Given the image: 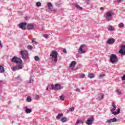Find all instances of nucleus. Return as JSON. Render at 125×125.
<instances>
[{
  "mask_svg": "<svg viewBox=\"0 0 125 125\" xmlns=\"http://www.w3.org/2000/svg\"><path fill=\"white\" fill-rule=\"evenodd\" d=\"M82 89L83 90L84 88H82Z\"/></svg>",
  "mask_w": 125,
  "mask_h": 125,
  "instance_id": "bf43d9fd",
  "label": "nucleus"
},
{
  "mask_svg": "<svg viewBox=\"0 0 125 125\" xmlns=\"http://www.w3.org/2000/svg\"><path fill=\"white\" fill-rule=\"evenodd\" d=\"M69 111H73V110H69Z\"/></svg>",
  "mask_w": 125,
  "mask_h": 125,
  "instance_id": "13d9d810",
  "label": "nucleus"
},
{
  "mask_svg": "<svg viewBox=\"0 0 125 125\" xmlns=\"http://www.w3.org/2000/svg\"><path fill=\"white\" fill-rule=\"evenodd\" d=\"M24 108H25V110H31V109L28 108V107H27V106H25Z\"/></svg>",
  "mask_w": 125,
  "mask_h": 125,
  "instance_id": "8fccbe9b",
  "label": "nucleus"
},
{
  "mask_svg": "<svg viewBox=\"0 0 125 125\" xmlns=\"http://www.w3.org/2000/svg\"><path fill=\"white\" fill-rule=\"evenodd\" d=\"M122 0H117V2H121Z\"/></svg>",
  "mask_w": 125,
  "mask_h": 125,
  "instance_id": "603ef678",
  "label": "nucleus"
},
{
  "mask_svg": "<svg viewBox=\"0 0 125 125\" xmlns=\"http://www.w3.org/2000/svg\"><path fill=\"white\" fill-rule=\"evenodd\" d=\"M46 90H47V91H48V86H47V87H46Z\"/></svg>",
  "mask_w": 125,
  "mask_h": 125,
  "instance_id": "864d4df0",
  "label": "nucleus"
},
{
  "mask_svg": "<svg viewBox=\"0 0 125 125\" xmlns=\"http://www.w3.org/2000/svg\"><path fill=\"white\" fill-rule=\"evenodd\" d=\"M74 5L75 7H76V8H77L78 9H80V10H82V9H83V7L80 6V5H79V4L77 3L74 4Z\"/></svg>",
  "mask_w": 125,
  "mask_h": 125,
  "instance_id": "aec40b11",
  "label": "nucleus"
},
{
  "mask_svg": "<svg viewBox=\"0 0 125 125\" xmlns=\"http://www.w3.org/2000/svg\"><path fill=\"white\" fill-rule=\"evenodd\" d=\"M0 46L1 48H2V44H1L0 43Z\"/></svg>",
  "mask_w": 125,
  "mask_h": 125,
  "instance_id": "09e8293b",
  "label": "nucleus"
},
{
  "mask_svg": "<svg viewBox=\"0 0 125 125\" xmlns=\"http://www.w3.org/2000/svg\"><path fill=\"white\" fill-rule=\"evenodd\" d=\"M21 55L22 59H24L25 60H27L28 59V51H21Z\"/></svg>",
  "mask_w": 125,
  "mask_h": 125,
  "instance_id": "39448f33",
  "label": "nucleus"
},
{
  "mask_svg": "<svg viewBox=\"0 0 125 125\" xmlns=\"http://www.w3.org/2000/svg\"><path fill=\"white\" fill-rule=\"evenodd\" d=\"M57 86V85H56V84H55V85L52 84L51 85V89L52 90H53V89H54V90H56V87Z\"/></svg>",
  "mask_w": 125,
  "mask_h": 125,
  "instance_id": "b1692460",
  "label": "nucleus"
},
{
  "mask_svg": "<svg viewBox=\"0 0 125 125\" xmlns=\"http://www.w3.org/2000/svg\"><path fill=\"white\" fill-rule=\"evenodd\" d=\"M48 8L50 10V11H53V12H55L57 11V9L53 8V5L51 3V2H48L47 4Z\"/></svg>",
  "mask_w": 125,
  "mask_h": 125,
  "instance_id": "423d86ee",
  "label": "nucleus"
},
{
  "mask_svg": "<svg viewBox=\"0 0 125 125\" xmlns=\"http://www.w3.org/2000/svg\"><path fill=\"white\" fill-rule=\"evenodd\" d=\"M94 121V116L92 115L90 119H87L86 121L85 124L87 125H92V122Z\"/></svg>",
  "mask_w": 125,
  "mask_h": 125,
  "instance_id": "6e6552de",
  "label": "nucleus"
},
{
  "mask_svg": "<svg viewBox=\"0 0 125 125\" xmlns=\"http://www.w3.org/2000/svg\"><path fill=\"white\" fill-rule=\"evenodd\" d=\"M35 98H40V96H39L38 95H35Z\"/></svg>",
  "mask_w": 125,
  "mask_h": 125,
  "instance_id": "49530a36",
  "label": "nucleus"
},
{
  "mask_svg": "<svg viewBox=\"0 0 125 125\" xmlns=\"http://www.w3.org/2000/svg\"><path fill=\"white\" fill-rule=\"evenodd\" d=\"M116 122H117V118L116 117H114L112 119H110L106 121V123H108L109 124H111V123H115Z\"/></svg>",
  "mask_w": 125,
  "mask_h": 125,
  "instance_id": "ddd939ff",
  "label": "nucleus"
},
{
  "mask_svg": "<svg viewBox=\"0 0 125 125\" xmlns=\"http://www.w3.org/2000/svg\"><path fill=\"white\" fill-rule=\"evenodd\" d=\"M22 68H23V66H22L21 65H17L13 67L12 70L15 71L17 70H20V69H22Z\"/></svg>",
  "mask_w": 125,
  "mask_h": 125,
  "instance_id": "9d476101",
  "label": "nucleus"
},
{
  "mask_svg": "<svg viewBox=\"0 0 125 125\" xmlns=\"http://www.w3.org/2000/svg\"><path fill=\"white\" fill-rule=\"evenodd\" d=\"M58 55V52L57 51H52L50 54V56H51L52 60L54 62H57V56Z\"/></svg>",
  "mask_w": 125,
  "mask_h": 125,
  "instance_id": "20e7f679",
  "label": "nucleus"
},
{
  "mask_svg": "<svg viewBox=\"0 0 125 125\" xmlns=\"http://www.w3.org/2000/svg\"><path fill=\"white\" fill-rule=\"evenodd\" d=\"M69 110H75V107H70V108L69 109Z\"/></svg>",
  "mask_w": 125,
  "mask_h": 125,
  "instance_id": "a18cd8bd",
  "label": "nucleus"
},
{
  "mask_svg": "<svg viewBox=\"0 0 125 125\" xmlns=\"http://www.w3.org/2000/svg\"><path fill=\"white\" fill-rule=\"evenodd\" d=\"M16 80H20V81H21V77H20V76H18L16 77Z\"/></svg>",
  "mask_w": 125,
  "mask_h": 125,
  "instance_id": "ea45409f",
  "label": "nucleus"
},
{
  "mask_svg": "<svg viewBox=\"0 0 125 125\" xmlns=\"http://www.w3.org/2000/svg\"><path fill=\"white\" fill-rule=\"evenodd\" d=\"M62 117H63V114L60 113L58 114V116L56 117V119L57 120H61V118Z\"/></svg>",
  "mask_w": 125,
  "mask_h": 125,
  "instance_id": "a211bd4d",
  "label": "nucleus"
},
{
  "mask_svg": "<svg viewBox=\"0 0 125 125\" xmlns=\"http://www.w3.org/2000/svg\"><path fill=\"white\" fill-rule=\"evenodd\" d=\"M27 49L29 50H32V49H33V46L32 45H28L27 46Z\"/></svg>",
  "mask_w": 125,
  "mask_h": 125,
  "instance_id": "7c9ffc66",
  "label": "nucleus"
},
{
  "mask_svg": "<svg viewBox=\"0 0 125 125\" xmlns=\"http://www.w3.org/2000/svg\"><path fill=\"white\" fill-rule=\"evenodd\" d=\"M100 10H104V8H103V7H101L100 8Z\"/></svg>",
  "mask_w": 125,
  "mask_h": 125,
  "instance_id": "de8ad7c7",
  "label": "nucleus"
},
{
  "mask_svg": "<svg viewBox=\"0 0 125 125\" xmlns=\"http://www.w3.org/2000/svg\"><path fill=\"white\" fill-rule=\"evenodd\" d=\"M60 98L61 100H62V101H64V96H63V95H62V96H61L60 97Z\"/></svg>",
  "mask_w": 125,
  "mask_h": 125,
  "instance_id": "e433bc0d",
  "label": "nucleus"
},
{
  "mask_svg": "<svg viewBox=\"0 0 125 125\" xmlns=\"http://www.w3.org/2000/svg\"><path fill=\"white\" fill-rule=\"evenodd\" d=\"M76 63H77V62H76V61H72L71 62L69 67L70 68V69H71V70H74V68L75 67V66H76Z\"/></svg>",
  "mask_w": 125,
  "mask_h": 125,
  "instance_id": "f8f14e48",
  "label": "nucleus"
},
{
  "mask_svg": "<svg viewBox=\"0 0 125 125\" xmlns=\"http://www.w3.org/2000/svg\"><path fill=\"white\" fill-rule=\"evenodd\" d=\"M112 106L113 107V108L111 109V110H116V109H117V106L115 105L114 102L112 103Z\"/></svg>",
  "mask_w": 125,
  "mask_h": 125,
  "instance_id": "a878e982",
  "label": "nucleus"
},
{
  "mask_svg": "<svg viewBox=\"0 0 125 125\" xmlns=\"http://www.w3.org/2000/svg\"><path fill=\"white\" fill-rule=\"evenodd\" d=\"M121 79H122V81H125V74H124V75H123V76H122V77H121Z\"/></svg>",
  "mask_w": 125,
  "mask_h": 125,
  "instance_id": "a19ab883",
  "label": "nucleus"
},
{
  "mask_svg": "<svg viewBox=\"0 0 125 125\" xmlns=\"http://www.w3.org/2000/svg\"><path fill=\"white\" fill-rule=\"evenodd\" d=\"M2 83V81H0V83Z\"/></svg>",
  "mask_w": 125,
  "mask_h": 125,
  "instance_id": "6e6d98bb",
  "label": "nucleus"
},
{
  "mask_svg": "<svg viewBox=\"0 0 125 125\" xmlns=\"http://www.w3.org/2000/svg\"><path fill=\"white\" fill-rule=\"evenodd\" d=\"M80 124H81L82 125L83 124V121H81L80 120H78L77 122H76L75 125H79Z\"/></svg>",
  "mask_w": 125,
  "mask_h": 125,
  "instance_id": "5701e85b",
  "label": "nucleus"
},
{
  "mask_svg": "<svg viewBox=\"0 0 125 125\" xmlns=\"http://www.w3.org/2000/svg\"><path fill=\"white\" fill-rule=\"evenodd\" d=\"M33 82H34V80H33L32 77H31L29 81L27 82V83H33Z\"/></svg>",
  "mask_w": 125,
  "mask_h": 125,
  "instance_id": "72a5a7b5",
  "label": "nucleus"
},
{
  "mask_svg": "<svg viewBox=\"0 0 125 125\" xmlns=\"http://www.w3.org/2000/svg\"><path fill=\"white\" fill-rule=\"evenodd\" d=\"M26 114H29V113H32V110H25Z\"/></svg>",
  "mask_w": 125,
  "mask_h": 125,
  "instance_id": "c9c22d12",
  "label": "nucleus"
},
{
  "mask_svg": "<svg viewBox=\"0 0 125 125\" xmlns=\"http://www.w3.org/2000/svg\"><path fill=\"white\" fill-rule=\"evenodd\" d=\"M62 52H63V53H67V50H66V49H63Z\"/></svg>",
  "mask_w": 125,
  "mask_h": 125,
  "instance_id": "79ce46f5",
  "label": "nucleus"
},
{
  "mask_svg": "<svg viewBox=\"0 0 125 125\" xmlns=\"http://www.w3.org/2000/svg\"><path fill=\"white\" fill-rule=\"evenodd\" d=\"M84 77H85V74H82L81 75L80 78L81 79H83V78H84Z\"/></svg>",
  "mask_w": 125,
  "mask_h": 125,
  "instance_id": "4c0bfd02",
  "label": "nucleus"
},
{
  "mask_svg": "<svg viewBox=\"0 0 125 125\" xmlns=\"http://www.w3.org/2000/svg\"><path fill=\"white\" fill-rule=\"evenodd\" d=\"M34 27V24L33 23H29L27 25L28 30H33Z\"/></svg>",
  "mask_w": 125,
  "mask_h": 125,
  "instance_id": "4468645a",
  "label": "nucleus"
},
{
  "mask_svg": "<svg viewBox=\"0 0 125 125\" xmlns=\"http://www.w3.org/2000/svg\"><path fill=\"white\" fill-rule=\"evenodd\" d=\"M19 27L21 29V30H26L27 29V23L21 22L19 24Z\"/></svg>",
  "mask_w": 125,
  "mask_h": 125,
  "instance_id": "1a4fd4ad",
  "label": "nucleus"
},
{
  "mask_svg": "<svg viewBox=\"0 0 125 125\" xmlns=\"http://www.w3.org/2000/svg\"><path fill=\"white\" fill-rule=\"evenodd\" d=\"M85 47V44H82L80 46L79 49H78V52L79 53H81V54L83 53H85L86 51L85 50L83 49Z\"/></svg>",
  "mask_w": 125,
  "mask_h": 125,
  "instance_id": "0eeeda50",
  "label": "nucleus"
},
{
  "mask_svg": "<svg viewBox=\"0 0 125 125\" xmlns=\"http://www.w3.org/2000/svg\"><path fill=\"white\" fill-rule=\"evenodd\" d=\"M119 28H124V27H125V24H124V23L121 22L119 23Z\"/></svg>",
  "mask_w": 125,
  "mask_h": 125,
  "instance_id": "cd10ccee",
  "label": "nucleus"
},
{
  "mask_svg": "<svg viewBox=\"0 0 125 125\" xmlns=\"http://www.w3.org/2000/svg\"><path fill=\"white\" fill-rule=\"evenodd\" d=\"M56 5L57 6L59 7V6H60V4L56 3Z\"/></svg>",
  "mask_w": 125,
  "mask_h": 125,
  "instance_id": "3c124183",
  "label": "nucleus"
},
{
  "mask_svg": "<svg viewBox=\"0 0 125 125\" xmlns=\"http://www.w3.org/2000/svg\"><path fill=\"white\" fill-rule=\"evenodd\" d=\"M113 15H114L113 11L110 10L106 13V15L104 16V17L106 19V21H111V20H112L111 17H112Z\"/></svg>",
  "mask_w": 125,
  "mask_h": 125,
  "instance_id": "f257e3e1",
  "label": "nucleus"
},
{
  "mask_svg": "<svg viewBox=\"0 0 125 125\" xmlns=\"http://www.w3.org/2000/svg\"><path fill=\"white\" fill-rule=\"evenodd\" d=\"M110 62L112 64H117L118 62V57L114 54L110 55Z\"/></svg>",
  "mask_w": 125,
  "mask_h": 125,
  "instance_id": "7ed1b4c3",
  "label": "nucleus"
},
{
  "mask_svg": "<svg viewBox=\"0 0 125 125\" xmlns=\"http://www.w3.org/2000/svg\"><path fill=\"white\" fill-rule=\"evenodd\" d=\"M33 43L34 44H38V42H37L36 41V38H33V39L32 40Z\"/></svg>",
  "mask_w": 125,
  "mask_h": 125,
  "instance_id": "c756f323",
  "label": "nucleus"
},
{
  "mask_svg": "<svg viewBox=\"0 0 125 125\" xmlns=\"http://www.w3.org/2000/svg\"><path fill=\"white\" fill-rule=\"evenodd\" d=\"M108 31H114V29L113 28V26L112 25H110L109 27L108 28Z\"/></svg>",
  "mask_w": 125,
  "mask_h": 125,
  "instance_id": "bb28decb",
  "label": "nucleus"
},
{
  "mask_svg": "<svg viewBox=\"0 0 125 125\" xmlns=\"http://www.w3.org/2000/svg\"><path fill=\"white\" fill-rule=\"evenodd\" d=\"M4 67L0 65V73H4Z\"/></svg>",
  "mask_w": 125,
  "mask_h": 125,
  "instance_id": "4be33fe9",
  "label": "nucleus"
},
{
  "mask_svg": "<svg viewBox=\"0 0 125 125\" xmlns=\"http://www.w3.org/2000/svg\"><path fill=\"white\" fill-rule=\"evenodd\" d=\"M115 41L116 40L113 38L109 39L106 42V43H107L108 44H113V43L115 42Z\"/></svg>",
  "mask_w": 125,
  "mask_h": 125,
  "instance_id": "9b49d317",
  "label": "nucleus"
},
{
  "mask_svg": "<svg viewBox=\"0 0 125 125\" xmlns=\"http://www.w3.org/2000/svg\"><path fill=\"white\" fill-rule=\"evenodd\" d=\"M35 61H39L40 60V58L38 56H36L34 58Z\"/></svg>",
  "mask_w": 125,
  "mask_h": 125,
  "instance_id": "f704fd0d",
  "label": "nucleus"
},
{
  "mask_svg": "<svg viewBox=\"0 0 125 125\" xmlns=\"http://www.w3.org/2000/svg\"><path fill=\"white\" fill-rule=\"evenodd\" d=\"M117 110H121V109H120V108H118V109H117Z\"/></svg>",
  "mask_w": 125,
  "mask_h": 125,
  "instance_id": "4d7b16f0",
  "label": "nucleus"
},
{
  "mask_svg": "<svg viewBox=\"0 0 125 125\" xmlns=\"http://www.w3.org/2000/svg\"><path fill=\"white\" fill-rule=\"evenodd\" d=\"M76 91H77V92H80V91H81V90L79 88H77L76 89Z\"/></svg>",
  "mask_w": 125,
  "mask_h": 125,
  "instance_id": "37998d69",
  "label": "nucleus"
},
{
  "mask_svg": "<svg viewBox=\"0 0 125 125\" xmlns=\"http://www.w3.org/2000/svg\"><path fill=\"white\" fill-rule=\"evenodd\" d=\"M94 77H95V75H94L93 73H90L88 75V78H89V79H93Z\"/></svg>",
  "mask_w": 125,
  "mask_h": 125,
  "instance_id": "6ab92c4d",
  "label": "nucleus"
},
{
  "mask_svg": "<svg viewBox=\"0 0 125 125\" xmlns=\"http://www.w3.org/2000/svg\"><path fill=\"white\" fill-rule=\"evenodd\" d=\"M18 12V14H19V15H22V13H21V11H19Z\"/></svg>",
  "mask_w": 125,
  "mask_h": 125,
  "instance_id": "c03bdc74",
  "label": "nucleus"
},
{
  "mask_svg": "<svg viewBox=\"0 0 125 125\" xmlns=\"http://www.w3.org/2000/svg\"><path fill=\"white\" fill-rule=\"evenodd\" d=\"M42 29H43V30H44V26H43V27H42Z\"/></svg>",
  "mask_w": 125,
  "mask_h": 125,
  "instance_id": "5fc2aeb1",
  "label": "nucleus"
},
{
  "mask_svg": "<svg viewBox=\"0 0 125 125\" xmlns=\"http://www.w3.org/2000/svg\"><path fill=\"white\" fill-rule=\"evenodd\" d=\"M57 86L56 87V90H61L63 87H61V86L59 84H56Z\"/></svg>",
  "mask_w": 125,
  "mask_h": 125,
  "instance_id": "f3484780",
  "label": "nucleus"
},
{
  "mask_svg": "<svg viewBox=\"0 0 125 125\" xmlns=\"http://www.w3.org/2000/svg\"><path fill=\"white\" fill-rule=\"evenodd\" d=\"M103 98H104V94L102 93L99 94L98 98H97L98 100L99 101L102 100Z\"/></svg>",
  "mask_w": 125,
  "mask_h": 125,
  "instance_id": "2eb2a0df",
  "label": "nucleus"
},
{
  "mask_svg": "<svg viewBox=\"0 0 125 125\" xmlns=\"http://www.w3.org/2000/svg\"><path fill=\"white\" fill-rule=\"evenodd\" d=\"M43 37L45 39H48L49 35L48 34H45L43 35Z\"/></svg>",
  "mask_w": 125,
  "mask_h": 125,
  "instance_id": "58836bf2",
  "label": "nucleus"
},
{
  "mask_svg": "<svg viewBox=\"0 0 125 125\" xmlns=\"http://www.w3.org/2000/svg\"><path fill=\"white\" fill-rule=\"evenodd\" d=\"M105 77V74H101L99 76V79H103Z\"/></svg>",
  "mask_w": 125,
  "mask_h": 125,
  "instance_id": "2f4dec72",
  "label": "nucleus"
},
{
  "mask_svg": "<svg viewBox=\"0 0 125 125\" xmlns=\"http://www.w3.org/2000/svg\"><path fill=\"white\" fill-rule=\"evenodd\" d=\"M36 6H38V7L42 6V3L41 2H37L36 3Z\"/></svg>",
  "mask_w": 125,
  "mask_h": 125,
  "instance_id": "c85d7f7f",
  "label": "nucleus"
},
{
  "mask_svg": "<svg viewBox=\"0 0 125 125\" xmlns=\"http://www.w3.org/2000/svg\"><path fill=\"white\" fill-rule=\"evenodd\" d=\"M10 102H10V101L9 102V103H10Z\"/></svg>",
  "mask_w": 125,
  "mask_h": 125,
  "instance_id": "052dcab7",
  "label": "nucleus"
},
{
  "mask_svg": "<svg viewBox=\"0 0 125 125\" xmlns=\"http://www.w3.org/2000/svg\"><path fill=\"white\" fill-rule=\"evenodd\" d=\"M111 114L112 115H118L121 113V110H118L117 111H114V110H111Z\"/></svg>",
  "mask_w": 125,
  "mask_h": 125,
  "instance_id": "dca6fc26",
  "label": "nucleus"
},
{
  "mask_svg": "<svg viewBox=\"0 0 125 125\" xmlns=\"http://www.w3.org/2000/svg\"><path fill=\"white\" fill-rule=\"evenodd\" d=\"M61 121L62 123H66V122H67V118L62 117V118L61 119Z\"/></svg>",
  "mask_w": 125,
  "mask_h": 125,
  "instance_id": "412c9836",
  "label": "nucleus"
},
{
  "mask_svg": "<svg viewBox=\"0 0 125 125\" xmlns=\"http://www.w3.org/2000/svg\"><path fill=\"white\" fill-rule=\"evenodd\" d=\"M116 92L118 95H122V94H123L121 90L119 89L116 90Z\"/></svg>",
  "mask_w": 125,
  "mask_h": 125,
  "instance_id": "393cba45",
  "label": "nucleus"
},
{
  "mask_svg": "<svg viewBox=\"0 0 125 125\" xmlns=\"http://www.w3.org/2000/svg\"><path fill=\"white\" fill-rule=\"evenodd\" d=\"M11 62L13 63H16V64H19V65H21L22 63H23V61L20 58H18L16 56L13 57L11 60Z\"/></svg>",
  "mask_w": 125,
  "mask_h": 125,
  "instance_id": "f03ea898",
  "label": "nucleus"
},
{
  "mask_svg": "<svg viewBox=\"0 0 125 125\" xmlns=\"http://www.w3.org/2000/svg\"><path fill=\"white\" fill-rule=\"evenodd\" d=\"M26 101L27 102H31L32 101V98L31 97H28L27 98Z\"/></svg>",
  "mask_w": 125,
  "mask_h": 125,
  "instance_id": "473e14b6",
  "label": "nucleus"
}]
</instances>
